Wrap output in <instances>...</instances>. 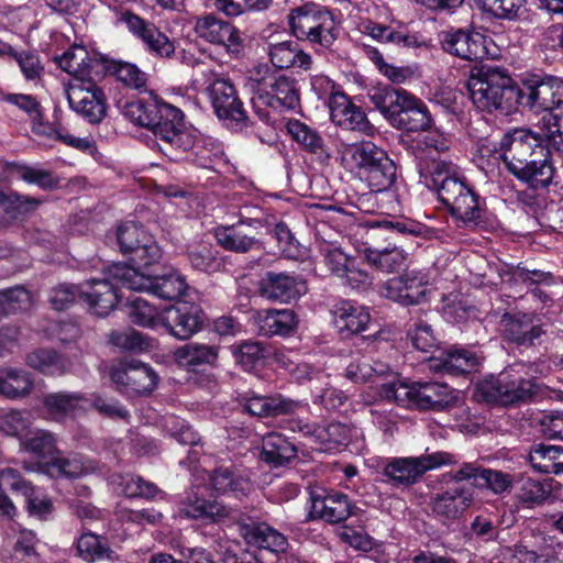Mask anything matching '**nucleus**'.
Listing matches in <instances>:
<instances>
[{"label": "nucleus", "instance_id": "31", "mask_svg": "<svg viewBox=\"0 0 563 563\" xmlns=\"http://www.w3.org/2000/svg\"><path fill=\"white\" fill-rule=\"evenodd\" d=\"M385 156L387 153L383 148L365 141L344 146L341 152V162L345 167L358 168L365 174Z\"/></svg>", "mask_w": 563, "mask_h": 563}, {"label": "nucleus", "instance_id": "64", "mask_svg": "<svg viewBox=\"0 0 563 563\" xmlns=\"http://www.w3.org/2000/svg\"><path fill=\"white\" fill-rule=\"evenodd\" d=\"M269 529V525L265 522H257L253 520L238 522L239 534L243 540L253 547L262 548L266 532Z\"/></svg>", "mask_w": 563, "mask_h": 563}, {"label": "nucleus", "instance_id": "36", "mask_svg": "<svg viewBox=\"0 0 563 563\" xmlns=\"http://www.w3.org/2000/svg\"><path fill=\"white\" fill-rule=\"evenodd\" d=\"M296 455V446L285 435L272 432L263 438L261 460L274 467L289 463Z\"/></svg>", "mask_w": 563, "mask_h": 563}, {"label": "nucleus", "instance_id": "27", "mask_svg": "<svg viewBox=\"0 0 563 563\" xmlns=\"http://www.w3.org/2000/svg\"><path fill=\"white\" fill-rule=\"evenodd\" d=\"M516 496L527 507H537L545 504L561 489V485L552 478L538 479L522 476L517 482Z\"/></svg>", "mask_w": 563, "mask_h": 563}, {"label": "nucleus", "instance_id": "23", "mask_svg": "<svg viewBox=\"0 0 563 563\" xmlns=\"http://www.w3.org/2000/svg\"><path fill=\"white\" fill-rule=\"evenodd\" d=\"M261 225L260 220L249 219L229 227H219L214 236L220 246L235 253H246L253 249H260V241L250 232L251 228Z\"/></svg>", "mask_w": 563, "mask_h": 563}, {"label": "nucleus", "instance_id": "60", "mask_svg": "<svg viewBox=\"0 0 563 563\" xmlns=\"http://www.w3.org/2000/svg\"><path fill=\"white\" fill-rule=\"evenodd\" d=\"M541 130L543 140L551 144L556 151H563V113H547L541 119Z\"/></svg>", "mask_w": 563, "mask_h": 563}, {"label": "nucleus", "instance_id": "42", "mask_svg": "<svg viewBox=\"0 0 563 563\" xmlns=\"http://www.w3.org/2000/svg\"><path fill=\"white\" fill-rule=\"evenodd\" d=\"M33 389L30 375L18 368H0V395L7 398H20L29 395Z\"/></svg>", "mask_w": 563, "mask_h": 563}, {"label": "nucleus", "instance_id": "43", "mask_svg": "<svg viewBox=\"0 0 563 563\" xmlns=\"http://www.w3.org/2000/svg\"><path fill=\"white\" fill-rule=\"evenodd\" d=\"M26 364L46 375H63L69 367L68 360L52 350H36L26 356Z\"/></svg>", "mask_w": 563, "mask_h": 563}, {"label": "nucleus", "instance_id": "52", "mask_svg": "<svg viewBox=\"0 0 563 563\" xmlns=\"http://www.w3.org/2000/svg\"><path fill=\"white\" fill-rule=\"evenodd\" d=\"M49 466L53 473L65 477H79L92 470V466L79 454L55 456L52 459Z\"/></svg>", "mask_w": 563, "mask_h": 563}, {"label": "nucleus", "instance_id": "28", "mask_svg": "<svg viewBox=\"0 0 563 563\" xmlns=\"http://www.w3.org/2000/svg\"><path fill=\"white\" fill-rule=\"evenodd\" d=\"M477 364L478 358L475 353L463 349H450L432 357L430 368L438 373L457 376L474 371Z\"/></svg>", "mask_w": 563, "mask_h": 563}, {"label": "nucleus", "instance_id": "25", "mask_svg": "<svg viewBox=\"0 0 563 563\" xmlns=\"http://www.w3.org/2000/svg\"><path fill=\"white\" fill-rule=\"evenodd\" d=\"M445 52L466 60L483 59L487 55L485 36L478 32L457 30L446 33L442 40Z\"/></svg>", "mask_w": 563, "mask_h": 563}, {"label": "nucleus", "instance_id": "38", "mask_svg": "<svg viewBox=\"0 0 563 563\" xmlns=\"http://www.w3.org/2000/svg\"><path fill=\"white\" fill-rule=\"evenodd\" d=\"M329 10L316 3H306L291 11L289 14V25L292 33L299 40H307L313 35V27Z\"/></svg>", "mask_w": 563, "mask_h": 563}, {"label": "nucleus", "instance_id": "2", "mask_svg": "<svg viewBox=\"0 0 563 563\" xmlns=\"http://www.w3.org/2000/svg\"><path fill=\"white\" fill-rule=\"evenodd\" d=\"M499 152L508 172L530 188H545L552 183L555 168L540 133L514 129L501 137Z\"/></svg>", "mask_w": 563, "mask_h": 563}, {"label": "nucleus", "instance_id": "20", "mask_svg": "<svg viewBox=\"0 0 563 563\" xmlns=\"http://www.w3.org/2000/svg\"><path fill=\"white\" fill-rule=\"evenodd\" d=\"M504 338L518 346L531 347L541 343L547 334L544 324L534 322L530 314H505L503 318Z\"/></svg>", "mask_w": 563, "mask_h": 563}, {"label": "nucleus", "instance_id": "9", "mask_svg": "<svg viewBox=\"0 0 563 563\" xmlns=\"http://www.w3.org/2000/svg\"><path fill=\"white\" fill-rule=\"evenodd\" d=\"M519 93L518 104L536 113H552L563 103V79L551 75L530 74L522 80Z\"/></svg>", "mask_w": 563, "mask_h": 563}, {"label": "nucleus", "instance_id": "14", "mask_svg": "<svg viewBox=\"0 0 563 563\" xmlns=\"http://www.w3.org/2000/svg\"><path fill=\"white\" fill-rule=\"evenodd\" d=\"M428 286V278L423 273L408 271L389 278L382 287V295L404 307L415 306L424 301Z\"/></svg>", "mask_w": 563, "mask_h": 563}, {"label": "nucleus", "instance_id": "4", "mask_svg": "<svg viewBox=\"0 0 563 563\" xmlns=\"http://www.w3.org/2000/svg\"><path fill=\"white\" fill-rule=\"evenodd\" d=\"M367 97L384 119L397 130L418 132L431 126V114L424 102L405 89L375 87L368 91Z\"/></svg>", "mask_w": 563, "mask_h": 563}, {"label": "nucleus", "instance_id": "44", "mask_svg": "<svg viewBox=\"0 0 563 563\" xmlns=\"http://www.w3.org/2000/svg\"><path fill=\"white\" fill-rule=\"evenodd\" d=\"M286 130L291 139L305 151L312 154L324 152V141L322 136L310 125L297 119H291L287 122Z\"/></svg>", "mask_w": 563, "mask_h": 563}, {"label": "nucleus", "instance_id": "7", "mask_svg": "<svg viewBox=\"0 0 563 563\" xmlns=\"http://www.w3.org/2000/svg\"><path fill=\"white\" fill-rule=\"evenodd\" d=\"M382 396L405 408L443 410L453 400L452 389L438 382H396L382 387Z\"/></svg>", "mask_w": 563, "mask_h": 563}, {"label": "nucleus", "instance_id": "51", "mask_svg": "<svg viewBox=\"0 0 563 563\" xmlns=\"http://www.w3.org/2000/svg\"><path fill=\"white\" fill-rule=\"evenodd\" d=\"M366 32L383 43H393L402 47L419 46L421 43L413 34L402 31H395L390 26L371 24L366 26Z\"/></svg>", "mask_w": 563, "mask_h": 563}, {"label": "nucleus", "instance_id": "6", "mask_svg": "<svg viewBox=\"0 0 563 563\" xmlns=\"http://www.w3.org/2000/svg\"><path fill=\"white\" fill-rule=\"evenodd\" d=\"M523 364L507 367L498 376H489L476 386L479 399L489 404L514 406L528 402L537 393V385L532 378L522 375Z\"/></svg>", "mask_w": 563, "mask_h": 563}, {"label": "nucleus", "instance_id": "41", "mask_svg": "<svg viewBox=\"0 0 563 563\" xmlns=\"http://www.w3.org/2000/svg\"><path fill=\"white\" fill-rule=\"evenodd\" d=\"M43 404L53 419L60 420L84 409L85 398L80 394L53 393L44 397Z\"/></svg>", "mask_w": 563, "mask_h": 563}, {"label": "nucleus", "instance_id": "10", "mask_svg": "<svg viewBox=\"0 0 563 563\" xmlns=\"http://www.w3.org/2000/svg\"><path fill=\"white\" fill-rule=\"evenodd\" d=\"M456 463L449 452H434L418 457H394L387 462L383 474L394 486H410L421 479L432 468Z\"/></svg>", "mask_w": 563, "mask_h": 563}, {"label": "nucleus", "instance_id": "30", "mask_svg": "<svg viewBox=\"0 0 563 563\" xmlns=\"http://www.w3.org/2000/svg\"><path fill=\"white\" fill-rule=\"evenodd\" d=\"M256 322L262 335H288L296 330L298 318L290 309H267L257 312Z\"/></svg>", "mask_w": 563, "mask_h": 563}, {"label": "nucleus", "instance_id": "18", "mask_svg": "<svg viewBox=\"0 0 563 563\" xmlns=\"http://www.w3.org/2000/svg\"><path fill=\"white\" fill-rule=\"evenodd\" d=\"M161 323L179 340H187L198 332L203 323L199 306L180 302L162 311Z\"/></svg>", "mask_w": 563, "mask_h": 563}, {"label": "nucleus", "instance_id": "8", "mask_svg": "<svg viewBox=\"0 0 563 563\" xmlns=\"http://www.w3.org/2000/svg\"><path fill=\"white\" fill-rule=\"evenodd\" d=\"M113 278L122 282V286L135 290L152 292L158 298L165 300H176L180 298L186 289L185 278L178 273H169L163 276H147L141 273L136 267L128 264H112L110 271Z\"/></svg>", "mask_w": 563, "mask_h": 563}, {"label": "nucleus", "instance_id": "22", "mask_svg": "<svg viewBox=\"0 0 563 563\" xmlns=\"http://www.w3.org/2000/svg\"><path fill=\"white\" fill-rule=\"evenodd\" d=\"M122 20L126 23L129 30L143 41L151 53L159 57L174 55V43L153 23L146 22L131 12H125Z\"/></svg>", "mask_w": 563, "mask_h": 563}, {"label": "nucleus", "instance_id": "59", "mask_svg": "<svg viewBox=\"0 0 563 563\" xmlns=\"http://www.w3.org/2000/svg\"><path fill=\"white\" fill-rule=\"evenodd\" d=\"M336 125L345 130L358 131L367 135L373 133L374 126L367 120L362 109L352 103L344 114L334 122Z\"/></svg>", "mask_w": 563, "mask_h": 563}, {"label": "nucleus", "instance_id": "24", "mask_svg": "<svg viewBox=\"0 0 563 563\" xmlns=\"http://www.w3.org/2000/svg\"><path fill=\"white\" fill-rule=\"evenodd\" d=\"M111 378L115 384L136 394L151 393L156 387L158 380L154 369L139 361H132L114 369Z\"/></svg>", "mask_w": 563, "mask_h": 563}, {"label": "nucleus", "instance_id": "45", "mask_svg": "<svg viewBox=\"0 0 563 563\" xmlns=\"http://www.w3.org/2000/svg\"><path fill=\"white\" fill-rule=\"evenodd\" d=\"M175 356L183 366L194 368L203 364L212 365L218 358V347L208 344L189 343L178 347Z\"/></svg>", "mask_w": 563, "mask_h": 563}, {"label": "nucleus", "instance_id": "16", "mask_svg": "<svg viewBox=\"0 0 563 563\" xmlns=\"http://www.w3.org/2000/svg\"><path fill=\"white\" fill-rule=\"evenodd\" d=\"M310 501L309 517L311 519H322L329 523L345 521L355 514L356 509L347 495L324 488L312 489Z\"/></svg>", "mask_w": 563, "mask_h": 563}, {"label": "nucleus", "instance_id": "61", "mask_svg": "<svg viewBox=\"0 0 563 563\" xmlns=\"http://www.w3.org/2000/svg\"><path fill=\"white\" fill-rule=\"evenodd\" d=\"M40 205L41 200L36 198L13 192L8 195L4 210L11 218L18 220L35 211Z\"/></svg>", "mask_w": 563, "mask_h": 563}, {"label": "nucleus", "instance_id": "47", "mask_svg": "<svg viewBox=\"0 0 563 563\" xmlns=\"http://www.w3.org/2000/svg\"><path fill=\"white\" fill-rule=\"evenodd\" d=\"M32 306V296L22 286L0 290V320L11 313L22 312Z\"/></svg>", "mask_w": 563, "mask_h": 563}, {"label": "nucleus", "instance_id": "19", "mask_svg": "<svg viewBox=\"0 0 563 563\" xmlns=\"http://www.w3.org/2000/svg\"><path fill=\"white\" fill-rule=\"evenodd\" d=\"M263 297L274 301L289 302L306 294L303 279L289 273L266 272L258 283Z\"/></svg>", "mask_w": 563, "mask_h": 563}, {"label": "nucleus", "instance_id": "50", "mask_svg": "<svg viewBox=\"0 0 563 563\" xmlns=\"http://www.w3.org/2000/svg\"><path fill=\"white\" fill-rule=\"evenodd\" d=\"M32 131L38 136H44L49 140H57L78 150H88L91 146L90 141L87 139L73 136L68 133H64L62 129H57L48 123L42 122V117L37 120H32Z\"/></svg>", "mask_w": 563, "mask_h": 563}, {"label": "nucleus", "instance_id": "35", "mask_svg": "<svg viewBox=\"0 0 563 563\" xmlns=\"http://www.w3.org/2000/svg\"><path fill=\"white\" fill-rule=\"evenodd\" d=\"M180 511L188 518L207 519L220 522L231 517V509L217 501H209L196 494H189L180 506Z\"/></svg>", "mask_w": 563, "mask_h": 563}, {"label": "nucleus", "instance_id": "13", "mask_svg": "<svg viewBox=\"0 0 563 563\" xmlns=\"http://www.w3.org/2000/svg\"><path fill=\"white\" fill-rule=\"evenodd\" d=\"M214 113L230 128H239L247 119L233 84L227 78H214L207 88Z\"/></svg>", "mask_w": 563, "mask_h": 563}, {"label": "nucleus", "instance_id": "53", "mask_svg": "<svg viewBox=\"0 0 563 563\" xmlns=\"http://www.w3.org/2000/svg\"><path fill=\"white\" fill-rule=\"evenodd\" d=\"M106 69L113 74L118 80L133 89L145 87L147 78L145 73L135 65L125 62H111Z\"/></svg>", "mask_w": 563, "mask_h": 563}, {"label": "nucleus", "instance_id": "37", "mask_svg": "<svg viewBox=\"0 0 563 563\" xmlns=\"http://www.w3.org/2000/svg\"><path fill=\"white\" fill-rule=\"evenodd\" d=\"M363 255L369 266L385 274L396 273L407 263L406 252L395 245L384 249L366 247Z\"/></svg>", "mask_w": 563, "mask_h": 563}, {"label": "nucleus", "instance_id": "56", "mask_svg": "<svg viewBox=\"0 0 563 563\" xmlns=\"http://www.w3.org/2000/svg\"><path fill=\"white\" fill-rule=\"evenodd\" d=\"M109 342L125 351H144L150 346L147 339L134 329L111 331Z\"/></svg>", "mask_w": 563, "mask_h": 563}, {"label": "nucleus", "instance_id": "15", "mask_svg": "<svg viewBox=\"0 0 563 563\" xmlns=\"http://www.w3.org/2000/svg\"><path fill=\"white\" fill-rule=\"evenodd\" d=\"M194 29L198 37L224 47L230 55L238 56L244 47L240 31L212 13L198 18Z\"/></svg>", "mask_w": 563, "mask_h": 563}, {"label": "nucleus", "instance_id": "49", "mask_svg": "<svg viewBox=\"0 0 563 563\" xmlns=\"http://www.w3.org/2000/svg\"><path fill=\"white\" fill-rule=\"evenodd\" d=\"M396 165L387 156L378 164H375L364 175L368 181L369 187L374 191H384L391 187L396 180Z\"/></svg>", "mask_w": 563, "mask_h": 563}, {"label": "nucleus", "instance_id": "17", "mask_svg": "<svg viewBox=\"0 0 563 563\" xmlns=\"http://www.w3.org/2000/svg\"><path fill=\"white\" fill-rule=\"evenodd\" d=\"M55 60L64 71L74 76L73 80H97L106 69L103 58L81 45H73Z\"/></svg>", "mask_w": 563, "mask_h": 563}, {"label": "nucleus", "instance_id": "1", "mask_svg": "<svg viewBox=\"0 0 563 563\" xmlns=\"http://www.w3.org/2000/svg\"><path fill=\"white\" fill-rule=\"evenodd\" d=\"M427 152V159L419 163L420 181L428 188L437 190L440 201L450 213L465 227L476 225L482 217L478 196L456 176L455 166L440 154L449 148L445 139L437 133H430L421 141Z\"/></svg>", "mask_w": 563, "mask_h": 563}, {"label": "nucleus", "instance_id": "40", "mask_svg": "<svg viewBox=\"0 0 563 563\" xmlns=\"http://www.w3.org/2000/svg\"><path fill=\"white\" fill-rule=\"evenodd\" d=\"M529 462L540 473H563V446L537 444L530 450Z\"/></svg>", "mask_w": 563, "mask_h": 563}, {"label": "nucleus", "instance_id": "48", "mask_svg": "<svg viewBox=\"0 0 563 563\" xmlns=\"http://www.w3.org/2000/svg\"><path fill=\"white\" fill-rule=\"evenodd\" d=\"M77 553L86 562H96L103 559H110L112 550L106 540L100 539L95 533H82L77 541Z\"/></svg>", "mask_w": 563, "mask_h": 563}, {"label": "nucleus", "instance_id": "32", "mask_svg": "<svg viewBox=\"0 0 563 563\" xmlns=\"http://www.w3.org/2000/svg\"><path fill=\"white\" fill-rule=\"evenodd\" d=\"M209 485L216 494L238 499L246 496L252 489L250 481L229 466L216 468L210 474Z\"/></svg>", "mask_w": 563, "mask_h": 563}, {"label": "nucleus", "instance_id": "57", "mask_svg": "<svg viewBox=\"0 0 563 563\" xmlns=\"http://www.w3.org/2000/svg\"><path fill=\"white\" fill-rule=\"evenodd\" d=\"M338 37V27L331 11L321 16L317 26L313 27V35L308 36V41L319 44L323 48H330Z\"/></svg>", "mask_w": 563, "mask_h": 563}, {"label": "nucleus", "instance_id": "34", "mask_svg": "<svg viewBox=\"0 0 563 563\" xmlns=\"http://www.w3.org/2000/svg\"><path fill=\"white\" fill-rule=\"evenodd\" d=\"M333 316L339 331L351 334L364 331L371 319L365 307L349 300L341 301L334 306Z\"/></svg>", "mask_w": 563, "mask_h": 563}, {"label": "nucleus", "instance_id": "55", "mask_svg": "<svg viewBox=\"0 0 563 563\" xmlns=\"http://www.w3.org/2000/svg\"><path fill=\"white\" fill-rule=\"evenodd\" d=\"M478 7L498 19L512 20L518 16L526 0H475Z\"/></svg>", "mask_w": 563, "mask_h": 563}, {"label": "nucleus", "instance_id": "26", "mask_svg": "<svg viewBox=\"0 0 563 563\" xmlns=\"http://www.w3.org/2000/svg\"><path fill=\"white\" fill-rule=\"evenodd\" d=\"M473 490L464 484H452L432 499V510L444 519L459 518L472 504Z\"/></svg>", "mask_w": 563, "mask_h": 563}, {"label": "nucleus", "instance_id": "21", "mask_svg": "<svg viewBox=\"0 0 563 563\" xmlns=\"http://www.w3.org/2000/svg\"><path fill=\"white\" fill-rule=\"evenodd\" d=\"M111 268L112 265L108 268L106 278L92 279L90 289L84 292L85 301L88 303L90 311L98 317L108 316L121 298L118 284L122 285V282L111 276Z\"/></svg>", "mask_w": 563, "mask_h": 563}, {"label": "nucleus", "instance_id": "63", "mask_svg": "<svg viewBox=\"0 0 563 563\" xmlns=\"http://www.w3.org/2000/svg\"><path fill=\"white\" fill-rule=\"evenodd\" d=\"M84 291L73 284H59L49 292V302L55 310H65L73 305Z\"/></svg>", "mask_w": 563, "mask_h": 563}, {"label": "nucleus", "instance_id": "62", "mask_svg": "<svg viewBox=\"0 0 563 563\" xmlns=\"http://www.w3.org/2000/svg\"><path fill=\"white\" fill-rule=\"evenodd\" d=\"M122 492L125 496L134 498H153L158 492V487L151 482L136 475H126L122 479Z\"/></svg>", "mask_w": 563, "mask_h": 563}, {"label": "nucleus", "instance_id": "12", "mask_svg": "<svg viewBox=\"0 0 563 563\" xmlns=\"http://www.w3.org/2000/svg\"><path fill=\"white\" fill-rule=\"evenodd\" d=\"M67 100L77 113L90 123H99L107 114V100L96 80H73L67 89Z\"/></svg>", "mask_w": 563, "mask_h": 563}, {"label": "nucleus", "instance_id": "3", "mask_svg": "<svg viewBox=\"0 0 563 563\" xmlns=\"http://www.w3.org/2000/svg\"><path fill=\"white\" fill-rule=\"evenodd\" d=\"M122 113L134 124L152 131L166 155L187 152L195 145V136L186 129L181 110L157 97L126 101Z\"/></svg>", "mask_w": 563, "mask_h": 563}, {"label": "nucleus", "instance_id": "46", "mask_svg": "<svg viewBox=\"0 0 563 563\" xmlns=\"http://www.w3.org/2000/svg\"><path fill=\"white\" fill-rule=\"evenodd\" d=\"M126 308V313L134 324L154 328L161 322L162 312L140 296L129 297Z\"/></svg>", "mask_w": 563, "mask_h": 563}, {"label": "nucleus", "instance_id": "5", "mask_svg": "<svg viewBox=\"0 0 563 563\" xmlns=\"http://www.w3.org/2000/svg\"><path fill=\"white\" fill-rule=\"evenodd\" d=\"M466 86L474 106L481 111L509 114L520 100L519 88L498 68L482 67L471 75Z\"/></svg>", "mask_w": 563, "mask_h": 563}, {"label": "nucleus", "instance_id": "39", "mask_svg": "<svg viewBox=\"0 0 563 563\" xmlns=\"http://www.w3.org/2000/svg\"><path fill=\"white\" fill-rule=\"evenodd\" d=\"M272 64L279 69L298 66L303 69L311 67V56L301 51L296 43L280 42L269 46Z\"/></svg>", "mask_w": 563, "mask_h": 563}, {"label": "nucleus", "instance_id": "33", "mask_svg": "<svg viewBox=\"0 0 563 563\" xmlns=\"http://www.w3.org/2000/svg\"><path fill=\"white\" fill-rule=\"evenodd\" d=\"M302 407V404L290 398L277 396H253L245 402V409L257 417H276L290 415Z\"/></svg>", "mask_w": 563, "mask_h": 563}, {"label": "nucleus", "instance_id": "29", "mask_svg": "<svg viewBox=\"0 0 563 563\" xmlns=\"http://www.w3.org/2000/svg\"><path fill=\"white\" fill-rule=\"evenodd\" d=\"M260 92V100L274 109L294 110L299 104V93L294 79L287 76L275 77L267 89Z\"/></svg>", "mask_w": 563, "mask_h": 563}, {"label": "nucleus", "instance_id": "54", "mask_svg": "<svg viewBox=\"0 0 563 563\" xmlns=\"http://www.w3.org/2000/svg\"><path fill=\"white\" fill-rule=\"evenodd\" d=\"M266 346L256 341H245L232 347L234 360L245 371H251L257 362L265 357Z\"/></svg>", "mask_w": 563, "mask_h": 563}, {"label": "nucleus", "instance_id": "58", "mask_svg": "<svg viewBox=\"0 0 563 563\" xmlns=\"http://www.w3.org/2000/svg\"><path fill=\"white\" fill-rule=\"evenodd\" d=\"M30 424L31 418L27 412L11 410L0 416V431L10 437L25 435Z\"/></svg>", "mask_w": 563, "mask_h": 563}, {"label": "nucleus", "instance_id": "11", "mask_svg": "<svg viewBox=\"0 0 563 563\" xmlns=\"http://www.w3.org/2000/svg\"><path fill=\"white\" fill-rule=\"evenodd\" d=\"M117 241L120 252L137 267L150 266L161 257V249L152 235L133 222L118 228Z\"/></svg>", "mask_w": 563, "mask_h": 563}]
</instances>
